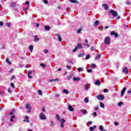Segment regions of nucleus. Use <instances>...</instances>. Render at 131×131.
<instances>
[{
    "instance_id": "58836bf2",
    "label": "nucleus",
    "mask_w": 131,
    "mask_h": 131,
    "mask_svg": "<svg viewBox=\"0 0 131 131\" xmlns=\"http://www.w3.org/2000/svg\"><path fill=\"white\" fill-rule=\"evenodd\" d=\"M84 102H85V103H89V98H85L84 99Z\"/></svg>"
},
{
    "instance_id": "aec40b11",
    "label": "nucleus",
    "mask_w": 131,
    "mask_h": 131,
    "mask_svg": "<svg viewBox=\"0 0 131 131\" xmlns=\"http://www.w3.org/2000/svg\"><path fill=\"white\" fill-rule=\"evenodd\" d=\"M78 49H82V46H81V44L80 43H78L77 46H76V47Z\"/></svg>"
},
{
    "instance_id": "5fc2aeb1",
    "label": "nucleus",
    "mask_w": 131,
    "mask_h": 131,
    "mask_svg": "<svg viewBox=\"0 0 131 131\" xmlns=\"http://www.w3.org/2000/svg\"><path fill=\"white\" fill-rule=\"evenodd\" d=\"M0 26H4V23L3 21H0Z\"/></svg>"
},
{
    "instance_id": "c756f323",
    "label": "nucleus",
    "mask_w": 131,
    "mask_h": 131,
    "mask_svg": "<svg viewBox=\"0 0 131 131\" xmlns=\"http://www.w3.org/2000/svg\"><path fill=\"white\" fill-rule=\"evenodd\" d=\"M29 48L30 52H32V51H33V46L31 45V46H29Z\"/></svg>"
},
{
    "instance_id": "774afa93",
    "label": "nucleus",
    "mask_w": 131,
    "mask_h": 131,
    "mask_svg": "<svg viewBox=\"0 0 131 131\" xmlns=\"http://www.w3.org/2000/svg\"><path fill=\"white\" fill-rule=\"evenodd\" d=\"M93 115H94V116H97V113L94 112L93 113Z\"/></svg>"
},
{
    "instance_id": "8fccbe9b",
    "label": "nucleus",
    "mask_w": 131,
    "mask_h": 131,
    "mask_svg": "<svg viewBox=\"0 0 131 131\" xmlns=\"http://www.w3.org/2000/svg\"><path fill=\"white\" fill-rule=\"evenodd\" d=\"M98 29H99V30L102 31V30H103V29H104V28H103V27H99L98 28Z\"/></svg>"
},
{
    "instance_id": "864d4df0",
    "label": "nucleus",
    "mask_w": 131,
    "mask_h": 131,
    "mask_svg": "<svg viewBox=\"0 0 131 131\" xmlns=\"http://www.w3.org/2000/svg\"><path fill=\"white\" fill-rule=\"evenodd\" d=\"M43 3H44V4H46V5L48 4V0H44Z\"/></svg>"
},
{
    "instance_id": "473e14b6",
    "label": "nucleus",
    "mask_w": 131,
    "mask_h": 131,
    "mask_svg": "<svg viewBox=\"0 0 131 131\" xmlns=\"http://www.w3.org/2000/svg\"><path fill=\"white\" fill-rule=\"evenodd\" d=\"M84 53H83L82 54H80L78 55V57L79 58L81 57H83V56H84Z\"/></svg>"
},
{
    "instance_id": "2eb2a0df",
    "label": "nucleus",
    "mask_w": 131,
    "mask_h": 131,
    "mask_svg": "<svg viewBox=\"0 0 131 131\" xmlns=\"http://www.w3.org/2000/svg\"><path fill=\"white\" fill-rule=\"evenodd\" d=\"M49 82H53L54 81H59V79H50L48 81Z\"/></svg>"
},
{
    "instance_id": "052dcab7",
    "label": "nucleus",
    "mask_w": 131,
    "mask_h": 131,
    "mask_svg": "<svg viewBox=\"0 0 131 131\" xmlns=\"http://www.w3.org/2000/svg\"><path fill=\"white\" fill-rule=\"evenodd\" d=\"M114 124H115V125H116V126H117V125H118V122H114Z\"/></svg>"
},
{
    "instance_id": "7ed1b4c3",
    "label": "nucleus",
    "mask_w": 131,
    "mask_h": 131,
    "mask_svg": "<svg viewBox=\"0 0 131 131\" xmlns=\"http://www.w3.org/2000/svg\"><path fill=\"white\" fill-rule=\"evenodd\" d=\"M39 118L41 120H46V119H47V116H46L45 114L40 113L39 115Z\"/></svg>"
},
{
    "instance_id": "0eeeda50",
    "label": "nucleus",
    "mask_w": 131,
    "mask_h": 131,
    "mask_svg": "<svg viewBox=\"0 0 131 131\" xmlns=\"http://www.w3.org/2000/svg\"><path fill=\"white\" fill-rule=\"evenodd\" d=\"M68 108L69 111H70L71 112H73V111H74V108L70 104L68 105Z\"/></svg>"
},
{
    "instance_id": "f3484780",
    "label": "nucleus",
    "mask_w": 131,
    "mask_h": 131,
    "mask_svg": "<svg viewBox=\"0 0 131 131\" xmlns=\"http://www.w3.org/2000/svg\"><path fill=\"white\" fill-rule=\"evenodd\" d=\"M39 40V38H37V35H35L34 37V41L35 42H36V41H38Z\"/></svg>"
},
{
    "instance_id": "a18cd8bd",
    "label": "nucleus",
    "mask_w": 131,
    "mask_h": 131,
    "mask_svg": "<svg viewBox=\"0 0 131 131\" xmlns=\"http://www.w3.org/2000/svg\"><path fill=\"white\" fill-rule=\"evenodd\" d=\"M50 124H51V125H55V123H54V121H50Z\"/></svg>"
},
{
    "instance_id": "1a4fd4ad",
    "label": "nucleus",
    "mask_w": 131,
    "mask_h": 131,
    "mask_svg": "<svg viewBox=\"0 0 131 131\" xmlns=\"http://www.w3.org/2000/svg\"><path fill=\"white\" fill-rule=\"evenodd\" d=\"M125 91H126V88H124L121 92V97H123V95H124V93H125Z\"/></svg>"
},
{
    "instance_id": "b1692460",
    "label": "nucleus",
    "mask_w": 131,
    "mask_h": 131,
    "mask_svg": "<svg viewBox=\"0 0 131 131\" xmlns=\"http://www.w3.org/2000/svg\"><path fill=\"white\" fill-rule=\"evenodd\" d=\"M6 62L8 63L9 65H12V62L10 61V60L9 59V58H6Z\"/></svg>"
},
{
    "instance_id": "20e7f679",
    "label": "nucleus",
    "mask_w": 131,
    "mask_h": 131,
    "mask_svg": "<svg viewBox=\"0 0 131 131\" xmlns=\"http://www.w3.org/2000/svg\"><path fill=\"white\" fill-rule=\"evenodd\" d=\"M60 126L61 127L63 128L64 127V122H66V120H64V119L62 118L61 120H60Z\"/></svg>"
},
{
    "instance_id": "69168bd1",
    "label": "nucleus",
    "mask_w": 131,
    "mask_h": 131,
    "mask_svg": "<svg viewBox=\"0 0 131 131\" xmlns=\"http://www.w3.org/2000/svg\"><path fill=\"white\" fill-rule=\"evenodd\" d=\"M67 68H68V69L70 70L71 69V67L69 66H67Z\"/></svg>"
},
{
    "instance_id": "bf43d9fd",
    "label": "nucleus",
    "mask_w": 131,
    "mask_h": 131,
    "mask_svg": "<svg viewBox=\"0 0 131 131\" xmlns=\"http://www.w3.org/2000/svg\"><path fill=\"white\" fill-rule=\"evenodd\" d=\"M0 95H1V96H4V92L0 91Z\"/></svg>"
},
{
    "instance_id": "338daca9",
    "label": "nucleus",
    "mask_w": 131,
    "mask_h": 131,
    "mask_svg": "<svg viewBox=\"0 0 131 131\" xmlns=\"http://www.w3.org/2000/svg\"><path fill=\"white\" fill-rule=\"evenodd\" d=\"M88 124H93V122L92 121H89L88 122Z\"/></svg>"
},
{
    "instance_id": "4be33fe9",
    "label": "nucleus",
    "mask_w": 131,
    "mask_h": 131,
    "mask_svg": "<svg viewBox=\"0 0 131 131\" xmlns=\"http://www.w3.org/2000/svg\"><path fill=\"white\" fill-rule=\"evenodd\" d=\"M80 111L84 115L87 114V113H88V112L86 111V110H82Z\"/></svg>"
},
{
    "instance_id": "bb28decb",
    "label": "nucleus",
    "mask_w": 131,
    "mask_h": 131,
    "mask_svg": "<svg viewBox=\"0 0 131 131\" xmlns=\"http://www.w3.org/2000/svg\"><path fill=\"white\" fill-rule=\"evenodd\" d=\"M84 89L85 90V91H88V90H89V89H90V88H89V86H88V84H86L84 85Z\"/></svg>"
},
{
    "instance_id": "f257e3e1",
    "label": "nucleus",
    "mask_w": 131,
    "mask_h": 131,
    "mask_svg": "<svg viewBox=\"0 0 131 131\" xmlns=\"http://www.w3.org/2000/svg\"><path fill=\"white\" fill-rule=\"evenodd\" d=\"M110 13L112 14V16L114 17H117V16H118V13L113 10H110Z\"/></svg>"
},
{
    "instance_id": "a878e982",
    "label": "nucleus",
    "mask_w": 131,
    "mask_h": 131,
    "mask_svg": "<svg viewBox=\"0 0 131 131\" xmlns=\"http://www.w3.org/2000/svg\"><path fill=\"white\" fill-rule=\"evenodd\" d=\"M70 2H71V3H73V4H77L78 3L76 0H70Z\"/></svg>"
},
{
    "instance_id": "412c9836",
    "label": "nucleus",
    "mask_w": 131,
    "mask_h": 131,
    "mask_svg": "<svg viewBox=\"0 0 131 131\" xmlns=\"http://www.w3.org/2000/svg\"><path fill=\"white\" fill-rule=\"evenodd\" d=\"M81 31H82V28H80L77 30V33H78V34H79V33H80Z\"/></svg>"
},
{
    "instance_id": "dca6fc26",
    "label": "nucleus",
    "mask_w": 131,
    "mask_h": 131,
    "mask_svg": "<svg viewBox=\"0 0 131 131\" xmlns=\"http://www.w3.org/2000/svg\"><path fill=\"white\" fill-rule=\"evenodd\" d=\"M95 84H96V85H100L101 82L100 81V80H96L95 82Z\"/></svg>"
},
{
    "instance_id": "79ce46f5",
    "label": "nucleus",
    "mask_w": 131,
    "mask_h": 131,
    "mask_svg": "<svg viewBox=\"0 0 131 131\" xmlns=\"http://www.w3.org/2000/svg\"><path fill=\"white\" fill-rule=\"evenodd\" d=\"M91 68H94V67H96V64L92 63L91 66Z\"/></svg>"
},
{
    "instance_id": "f8f14e48",
    "label": "nucleus",
    "mask_w": 131,
    "mask_h": 131,
    "mask_svg": "<svg viewBox=\"0 0 131 131\" xmlns=\"http://www.w3.org/2000/svg\"><path fill=\"white\" fill-rule=\"evenodd\" d=\"M85 43H83V45L84 46H86L87 48H90V45H88V43L89 42V41L88 40V39H85Z\"/></svg>"
},
{
    "instance_id": "a19ab883",
    "label": "nucleus",
    "mask_w": 131,
    "mask_h": 131,
    "mask_svg": "<svg viewBox=\"0 0 131 131\" xmlns=\"http://www.w3.org/2000/svg\"><path fill=\"white\" fill-rule=\"evenodd\" d=\"M90 58H91V56H90V54H88V55L86 56L85 59H86V60H89V59H90Z\"/></svg>"
},
{
    "instance_id": "f03ea898",
    "label": "nucleus",
    "mask_w": 131,
    "mask_h": 131,
    "mask_svg": "<svg viewBox=\"0 0 131 131\" xmlns=\"http://www.w3.org/2000/svg\"><path fill=\"white\" fill-rule=\"evenodd\" d=\"M104 42L105 45H110L111 42L110 37H106L104 39Z\"/></svg>"
},
{
    "instance_id": "13d9d810",
    "label": "nucleus",
    "mask_w": 131,
    "mask_h": 131,
    "mask_svg": "<svg viewBox=\"0 0 131 131\" xmlns=\"http://www.w3.org/2000/svg\"><path fill=\"white\" fill-rule=\"evenodd\" d=\"M14 72V70L13 69H11V70L10 71V73H13Z\"/></svg>"
},
{
    "instance_id": "4c0bfd02",
    "label": "nucleus",
    "mask_w": 131,
    "mask_h": 131,
    "mask_svg": "<svg viewBox=\"0 0 131 131\" xmlns=\"http://www.w3.org/2000/svg\"><path fill=\"white\" fill-rule=\"evenodd\" d=\"M11 86H12V88H13V89H15V84H14V83H11L10 84Z\"/></svg>"
},
{
    "instance_id": "09e8293b",
    "label": "nucleus",
    "mask_w": 131,
    "mask_h": 131,
    "mask_svg": "<svg viewBox=\"0 0 131 131\" xmlns=\"http://www.w3.org/2000/svg\"><path fill=\"white\" fill-rule=\"evenodd\" d=\"M123 104V102H120L118 103V106H120Z\"/></svg>"
},
{
    "instance_id": "cd10ccee",
    "label": "nucleus",
    "mask_w": 131,
    "mask_h": 131,
    "mask_svg": "<svg viewBox=\"0 0 131 131\" xmlns=\"http://www.w3.org/2000/svg\"><path fill=\"white\" fill-rule=\"evenodd\" d=\"M101 58V54H98L96 57V60H99Z\"/></svg>"
},
{
    "instance_id": "9d476101",
    "label": "nucleus",
    "mask_w": 131,
    "mask_h": 131,
    "mask_svg": "<svg viewBox=\"0 0 131 131\" xmlns=\"http://www.w3.org/2000/svg\"><path fill=\"white\" fill-rule=\"evenodd\" d=\"M122 72L125 74L128 73V69H127V68H124V69L122 70Z\"/></svg>"
},
{
    "instance_id": "7c9ffc66",
    "label": "nucleus",
    "mask_w": 131,
    "mask_h": 131,
    "mask_svg": "<svg viewBox=\"0 0 131 131\" xmlns=\"http://www.w3.org/2000/svg\"><path fill=\"white\" fill-rule=\"evenodd\" d=\"M99 21L97 20L94 23V26H98L99 25Z\"/></svg>"
},
{
    "instance_id": "6ab92c4d",
    "label": "nucleus",
    "mask_w": 131,
    "mask_h": 131,
    "mask_svg": "<svg viewBox=\"0 0 131 131\" xmlns=\"http://www.w3.org/2000/svg\"><path fill=\"white\" fill-rule=\"evenodd\" d=\"M15 110L13 109L10 113L9 115H14L15 114Z\"/></svg>"
},
{
    "instance_id": "c03bdc74",
    "label": "nucleus",
    "mask_w": 131,
    "mask_h": 131,
    "mask_svg": "<svg viewBox=\"0 0 131 131\" xmlns=\"http://www.w3.org/2000/svg\"><path fill=\"white\" fill-rule=\"evenodd\" d=\"M78 49L77 48V47H76L75 49H74L73 50V53H75V52H76L77 51Z\"/></svg>"
},
{
    "instance_id": "603ef678",
    "label": "nucleus",
    "mask_w": 131,
    "mask_h": 131,
    "mask_svg": "<svg viewBox=\"0 0 131 131\" xmlns=\"http://www.w3.org/2000/svg\"><path fill=\"white\" fill-rule=\"evenodd\" d=\"M108 91L109 90H108V89H104L103 91L104 93H108Z\"/></svg>"
},
{
    "instance_id": "0e129e2a",
    "label": "nucleus",
    "mask_w": 131,
    "mask_h": 131,
    "mask_svg": "<svg viewBox=\"0 0 131 131\" xmlns=\"http://www.w3.org/2000/svg\"><path fill=\"white\" fill-rule=\"evenodd\" d=\"M126 4L129 5H130V3H129V2H128V1H127V2H126Z\"/></svg>"
},
{
    "instance_id": "de8ad7c7",
    "label": "nucleus",
    "mask_w": 131,
    "mask_h": 131,
    "mask_svg": "<svg viewBox=\"0 0 131 131\" xmlns=\"http://www.w3.org/2000/svg\"><path fill=\"white\" fill-rule=\"evenodd\" d=\"M40 66H41V67H46V64L43 63H40Z\"/></svg>"
},
{
    "instance_id": "6e6d98bb",
    "label": "nucleus",
    "mask_w": 131,
    "mask_h": 131,
    "mask_svg": "<svg viewBox=\"0 0 131 131\" xmlns=\"http://www.w3.org/2000/svg\"><path fill=\"white\" fill-rule=\"evenodd\" d=\"M91 50H92V51H95V50H96V48H95V47L92 46L91 47Z\"/></svg>"
},
{
    "instance_id": "ddd939ff",
    "label": "nucleus",
    "mask_w": 131,
    "mask_h": 131,
    "mask_svg": "<svg viewBox=\"0 0 131 131\" xmlns=\"http://www.w3.org/2000/svg\"><path fill=\"white\" fill-rule=\"evenodd\" d=\"M73 80L74 81H79V80H80V78L79 77H74L73 78Z\"/></svg>"
},
{
    "instance_id": "3c124183",
    "label": "nucleus",
    "mask_w": 131,
    "mask_h": 131,
    "mask_svg": "<svg viewBox=\"0 0 131 131\" xmlns=\"http://www.w3.org/2000/svg\"><path fill=\"white\" fill-rule=\"evenodd\" d=\"M71 78H72V77H71V76H68L67 77V80H69V79H71Z\"/></svg>"
},
{
    "instance_id": "5701e85b",
    "label": "nucleus",
    "mask_w": 131,
    "mask_h": 131,
    "mask_svg": "<svg viewBox=\"0 0 131 131\" xmlns=\"http://www.w3.org/2000/svg\"><path fill=\"white\" fill-rule=\"evenodd\" d=\"M96 127H97V126L96 125H94L93 127L91 126L90 127V130L93 131V130H94V129H95V128H96Z\"/></svg>"
},
{
    "instance_id": "39448f33",
    "label": "nucleus",
    "mask_w": 131,
    "mask_h": 131,
    "mask_svg": "<svg viewBox=\"0 0 131 131\" xmlns=\"http://www.w3.org/2000/svg\"><path fill=\"white\" fill-rule=\"evenodd\" d=\"M102 8H104V10L106 11H108L109 10V7L108 6V5L106 4H103L102 5Z\"/></svg>"
},
{
    "instance_id": "37998d69",
    "label": "nucleus",
    "mask_w": 131,
    "mask_h": 131,
    "mask_svg": "<svg viewBox=\"0 0 131 131\" xmlns=\"http://www.w3.org/2000/svg\"><path fill=\"white\" fill-rule=\"evenodd\" d=\"M87 72H88V73H91V72H93V70H92V69H88Z\"/></svg>"
},
{
    "instance_id": "4d7b16f0",
    "label": "nucleus",
    "mask_w": 131,
    "mask_h": 131,
    "mask_svg": "<svg viewBox=\"0 0 131 131\" xmlns=\"http://www.w3.org/2000/svg\"><path fill=\"white\" fill-rule=\"evenodd\" d=\"M11 80L15 79V76H12L11 78Z\"/></svg>"
},
{
    "instance_id": "393cba45",
    "label": "nucleus",
    "mask_w": 131,
    "mask_h": 131,
    "mask_svg": "<svg viewBox=\"0 0 131 131\" xmlns=\"http://www.w3.org/2000/svg\"><path fill=\"white\" fill-rule=\"evenodd\" d=\"M11 6L12 7V8H16V3L12 2L11 3Z\"/></svg>"
},
{
    "instance_id": "423d86ee",
    "label": "nucleus",
    "mask_w": 131,
    "mask_h": 131,
    "mask_svg": "<svg viewBox=\"0 0 131 131\" xmlns=\"http://www.w3.org/2000/svg\"><path fill=\"white\" fill-rule=\"evenodd\" d=\"M97 99H98V100H104L105 99V97L101 94H99V95H98L97 96Z\"/></svg>"
},
{
    "instance_id": "e433bc0d",
    "label": "nucleus",
    "mask_w": 131,
    "mask_h": 131,
    "mask_svg": "<svg viewBox=\"0 0 131 131\" xmlns=\"http://www.w3.org/2000/svg\"><path fill=\"white\" fill-rule=\"evenodd\" d=\"M99 129L101 131H102L103 130H104V129H103V125H100L99 126Z\"/></svg>"
},
{
    "instance_id": "49530a36",
    "label": "nucleus",
    "mask_w": 131,
    "mask_h": 131,
    "mask_svg": "<svg viewBox=\"0 0 131 131\" xmlns=\"http://www.w3.org/2000/svg\"><path fill=\"white\" fill-rule=\"evenodd\" d=\"M43 52L45 54H48L49 53V51L47 49L44 50Z\"/></svg>"
},
{
    "instance_id": "e2e57ef3",
    "label": "nucleus",
    "mask_w": 131,
    "mask_h": 131,
    "mask_svg": "<svg viewBox=\"0 0 131 131\" xmlns=\"http://www.w3.org/2000/svg\"><path fill=\"white\" fill-rule=\"evenodd\" d=\"M32 72L31 71H28V75H30V74H32Z\"/></svg>"
},
{
    "instance_id": "c9c22d12",
    "label": "nucleus",
    "mask_w": 131,
    "mask_h": 131,
    "mask_svg": "<svg viewBox=\"0 0 131 131\" xmlns=\"http://www.w3.org/2000/svg\"><path fill=\"white\" fill-rule=\"evenodd\" d=\"M63 93H64L65 94H69V92L68 90H65V89L63 90Z\"/></svg>"
},
{
    "instance_id": "9b49d317",
    "label": "nucleus",
    "mask_w": 131,
    "mask_h": 131,
    "mask_svg": "<svg viewBox=\"0 0 131 131\" xmlns=\"http://www.w3.org/2000/svg\"><path fill=\"white\" fill-rule=\"evenodd\" d=\"M45 30L46 31H49L51 30V27L49 26H46L44 28Z\"/></svg>"
},
{
    "instance_id": "2f4dec72",
    "label": "nucleus",
    "mask_w": 131,
    "mask_h": 131,
    "mask_svg": "<svg viewBox=\"0 0 131 131\" xmlns=\"http://www.w3.org/2000/svg\"><path fill=\"white\" fill-rule=\"evenodd\" d=\"M56 117L57 119H58V120H59V121H60V120H61V119H60V116H59V115H56Z\"/></svg>"
},
{
    "instance_id": "a211bd4d",
    "label": "nucleus",
    "mask_w": 131,
    "mask_h": 131,
    "mask_svg": "<svg viewBox=\"0 0 131 131\" xmlns=\"http://www.w3.org/2000/svg\"><path fill=\"white\" fill-rule=\"evenodd\" d=\"M15 115H13V116H11V117H10V121L11 122H13V121H14V118H15Z\"/></svg>"
},
{
    "instance_id": "4468645a",
    "label": "nucleus",
    "mask_w": 131,
    "mask_h": 131,
    "mask_svg": "<svg viewBox=\"0 0 131 131\" xmlns=\"http://www.w3.org/2000/svg\"><path fill=\"white\" fill-rule=\"evenodd\" d=\"M26 109H27L28 110H31V106L29 105V104H26Z\"/></svg>"
},
{
    "instance_id": "f704fd0d",
    "label": "nucleus",
    "mask_w": 131,
    "mask_h": 131,
    "mask_svg": "<svg viewBox=\"0 0 131 131\" xmlns=\"http://www.w3.org/2000/svg\"><path fill=\"white\" fill-rule=\"evenodd\" d=\"M78 71H83V68H79L77 69Z\"/></svg>"
},
{
    "instance_id": "72a5a7b5",
    "label": "nucleus",
    "mask_w": 131,
    "mask_h": 131,
    "mask_svg": "<svg viewBox=\"0 0 131 131\" xmlns=\"http://www.w3.org/2000/svg\"><path fill=\"white\" fill-rule=\"evenodd\" d=\"M38 94H39L40 95V96H42V92H41V90L38 91Z\"/></svg>"
},
{
    "instance_id": "680f3d73",
    "label": "nucleus",
    "mask_w": 131,
    "mask_h": 131,
    "mask_svg": "<svg viewBox=\"0 0 131 131\" xmlns=\"http://www.w3.org/2000/svg\"><path fill=\"white\" fill-rule=\"evenodd\" d=\"M28 77L29 78L32 79V76H31L30 75H28Z\"/></svg>"
},
{
    "instance_id": "ea45409f",
    "label": "nucleus",
    "mask_w": 131,
    "mask_h": 131,
    "mask_svg": "<svg viewBox=\"0 0 131 131\" xmlns=\"http://www.w3.org/2000/svg\"><path fill=\"white\" fill-rule=\"evenodd\" d=\"M58 40L59 41H62V37H61V35L58 36Z\"/></svg>"
},
{
    "instance_id": "6e6552de",
    "label": "nucleus",
    "mask_w": 131,
    "mask_h": 131,
    "mask_svg": "<svg viewBox=\"0 0 131 131\" xmlns=\"http://www.w3.org/2000/svg\"><path fill=\"white\" fill-rule=\"evenodd\" d=\"M111 35H114L116 37H118V34L117 33H115V31H113L111 32Z\"/></svg>"
},
{
    "instance_id": "c85d7f7f",
    "label": "nucleus",
    "mask_w": 131,
    "mask_h": 131,
    "mask_svg": "<svg viewBox=\"0 0 131 131\" xmlns=\"http://www.w3.org/2000/svg\"><path fill=\"white\" fill-rule=\"evenodd\" d=\"M100 104L101 108H104V107H105V105L102 102H100Z\"/></svg>"
}]
</instances>
